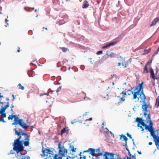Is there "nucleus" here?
<instances>
[{
    "instance_id": "nucleus-28",
    "label": "nucleus",
    "mask_w": 159,
    "mask_h": 159,
    "mask_svg": "<svg viewBox=\"0 0 159 159\" xmlns=\"http://www.w3.org/2000/svg\"><path fill=\"white\" fill-rule=\"evenodd\" d=\"M1 114V118H4L6 117V113H2Z\"/></svg>"
},
{
    "instance_id": "nucleus-3",
    "label": "nucleus",
    "mask_w": 159,
    "mask_h": 159,
    "mask_svg": "<svg viewBox=\"0 0 159 159\" xmlns=\"http://www.w3.org/2000/svg\"><path fill=\"white\" fill-rule=\"evenodd\" d=\"M143 82H142L141 83L139 84V87H136L135 88L134 91H137L136 92H133L132 94L133 95V99L137 98L138 100L139 101V97H137L138 95L139 96V98L142 100V102H144L145 100L146 99V97L143 93Z\"/></svg>"
},
{
    "instance_id": "nucleus-42",
    "label": "nucleus",
    "mask_w": 159,
    "mask_h": 159,
    "mask_svg": "<svg viewBox=\"0 0 159 159\" xmlns=\"http://www.w3.org/2000/svg\"><path fill=\"white\" fill-rule=\"evenodd\" d=\"M8 21V20L7 19H5V21L7 23V25H8V24L7 23Z\"/></svg>"
},
{
    "instance_id": "nucleus-44",
    "label": "nucleus",
    "mask_w": 159,
    "mask_h": 159,
    "mask_svg": "<svg viewBox=\"0 0 159 159\" xmlns=\"http://www.w3.org/2000/svg\"><path fill=\"white\" fill-rule=\"evenodd\" d=\"M152 142H149L148 143V144L150 145H151L152 144Z\"/></svg>"
},
{
    "instance_id": "nucleus-51",
    "label": "nucleus",
    "mask_w": 159,
    "mask_h": 159,
    "mask_svg": "<svg viewBox=\"0 0 159 159\" xmlns=\"http://www.w3.org/2000/svg\"><path fill=\"white\" fill-rule=\"evenodd\" d=\"M11 111H12V112H14L13 111V109H12V108H11Z\"/></svg>"
},
{
    "instance_id": "nucleus-27",
    "label": "nucleus",
    "mask_w": 159,
    "mask_h": 159,
    "mask_svg": "<svg viewBox=\"0 0 159 159\" xmlns=\"http://www.w3.org/2000/svg\"><path fill=\"white\" fill-rule=\"evenodd\" d=\"M123 96H122L121 97V96H118V97H120V101H124L125 100V99L123 97H124L125 96H124V94H123Z\"/></svg>"
},
{
    "instance_id": "nucleus-19",
    "label": "nucleus",
    "mask_w": 159,
    "mask_h": 159,
    "mask_svg": "<svg viewBox=\"0 0 159 159\" xmlns=\"http://www.w3.org/2000/svg\"><path fill=\"white\" fill-rule=\"evenodd\" d=\"M69 130V129H68V127H65L61 130V135H62L65 133H67L68 131Z\"/></svg>"
},
{
    "instance_id": "nucleus-5",
    "label": "nucleus",
    "mask_w": 159,
    "mask_h": 159,
    "mask_svg": "<svg viewBox=\"0 0 159 159\" xmlns=\"http://www.w3.org/2000/svg\"><path fill=\"white\" fill-rule=\"evenodd\" d=\"M148 130L150 132L151 135L153 137L157 149L159 150V137H157L155 134L154 130L152 125L150 126Z\"/></svg>"
},
{
    "instance_id": "nucleus-32",
    "label": "nucleus",
    "mask_w": 159,
    "mask_h": 159,
    "mask_svg": "<svg viewBox=\"0 0 159 159\" xmlns=\"http://www.w3.org/2000/svg\"><path fill=\"white\" fill-rule=\"evenodd\" d=\"M102 51H99L97 52V54L98 55H99L100 54H102Z\"/></svg>"
},
{
    "instance_id": "nucleus-49",
    "label": "nucleus",
    "mask_w": 159,
    "mask_h": 159,
    "mask_svg": "<svg viewBox=\"0 0 159 159\" xmlns=\"http://www.w3.org/2000/svg\"><path fill=\"white\" fill-rule=\"evenodd\" d=\"M1 93H0V98H2L3 97V96L1 95Z\"/></svg>"
},
{
    "instance_id": "nucleus-50",
    "label": "nucleus",
    "mask_w": 159,
    "mask_h": 159,
    "mask_svg": "<svg viewBox=\"0 0 159 159\" xmlns=\"http://www.w3.org/2000/svg\"><path fill=\"white\" fill-rule=\"evenodd\" d=\"M43 29H45L46 30H47L48 29L47 28H45L44 27H43Z\"/></svg>"
},
{
    "instance_id": "nucleus-24",
    "label": "nucleus",
    "mask_w": 159,
    "mask_h": 159,
    "mask_svg": "<svg viewBox=\"0 0 159 159\" xmlns=\"http://www.w3.org/2000/svg\"><path fill=\"white\" fill-rule=\"evenodd\" d=\"M107 55L108 57H113L115 56L114 53L113 52L107 53Z\"/></svg>"
},
{
    "instance_id": "nucleus-16",
    "label": "nucleus",
    "mask_w": 159,
    "mask_h": 159,
    "mask_svg": "<svg viewBox=\"0 0 159 159\" xmlns=\"http://www.w3.org/2000/svg\"><path fill=\"white\" fill-rule=\"evenodd\" d=\"M145 100H145L144 102H143V104L142 106V108L145 111H146L148 105L146 104Z\"/></svg>"
},
{
    "instance_id": "nucleus-9",
    "label": "nucleus",
    "mask_w": 159,
    "mask_h": 159,
    "mask_svg": "<svg viewBox=\"0 0 159 159\" xmlns=\"http://www.w3.org/2000/svg\"><path fill=\"white\" fill-rule=\"evenodd\" d=\"M133 91L131 90H129L127 91L124 92V91H122L120 93V95L124 94V96H129L130 95L132 94Z\"/></svg>"
},
{
    "instance_id": "nucleus-56",
    "label": "nucleus",
    "mask_w": 159,
    "mask_h": 159,
    "mask_svg": "<svg viewBox=\"0 0 159 159\" xmlns=\"http://www.w3.org/2000/svg\"><path fill=\"white\" fill-rule=\"evenodd\" d=\"M35 11V12H36V11H37V9H36L35 10V11Z\"/></svg>"
},
{
    "instance_id": "nucleus-30",
    "label": "nucleus",
    "mask_w": 159,
    "mask_h": 159,
    "mask_svg": "<svg viewBox=\"0 0 159 159\" xmlns=\"http://www.w3.org/2000/svg\"><path fill=\"white\" fill-rule=\"evenodd\" d=\"M18 85L19 86V88L20 89H21L22 90H23L24 89V87L21 85V84L20 83L18 84Z\"/></svg>"
},
{
    "instance_id": "nucleus-38",
    "label": "nucleus",
    "mask_w": 159,
    "mask_h": 159,
    "mask_svg": "<svg viewBox=\"0 0 159 159\" xmlns=\"http://www.w3.org/2000/svg\"><path fill=\"white\" fill-rule=\"evenodd\" d=\"M89 152V148L87 150L84 151L83 152V153H84V152Z\"/></svg>"
},
{
    "instance_id": "nucleus-57",
    "label": "nucleus",
    "mask_w": 159,
    "mask_h": 159,
    "mask_svg": "<svg viewBox=\"0 0 159 159\" xmlns=\"http://www.w3.org/2000/svg\"><path fill=\"white\" fill-rule=\"evenodd\" d=\"M6 100H9V99H7H7H6Z\"/></svg>"
},
{
    "instance_id": "nucleus-13",
    "label": "nucleus",
    "mask_w": 159,
    "mask_h": 159,
    "mask_svg": "<svg viewBox=\"0 0 159 159\" xmlns=\"http://www.w3.org/2000/svg\"><path fill=\"white\" fill-rule=\"evenodd\" d=\"M89 3L87 0H84L83 3L82 5V8H86L89 7Z\"/></svg>"
},
{
    "instance_id": "nucleus-54",
    "label": "nucleus",
    "mask_w": 159,
    "mask_h": 159,
    "mask_svg": "<svg viewBox=\"0 0 159 159\" xmlns=\"http://www.w3.org/2000/svg\"><path fill=\"white\" fill-rule=\"evenodd\" d=\"M144 130V129L143 128V129H142L141 130L142 131H143Z\"/></svg>"
},
{
    "instance_id": "nucleus-43",
    "label": "nucleus",
    "mask_w": 159,
    "mask_h": 159,
    "mask_svg": "<svg viewBox=\"0 0 159 159\" xmlns=\"http://www.w3.org/2000/svg\"><path fill=\"white\" fill-rule=\"evenodd\" d=\"M12 97H13V99H12V101H13L14 99H15V98L14 96V95L13 94H12Z\"/></svg>"
},
{
    "instance_id": "nucleus-18",
    "label": "nucleus",
    "mask_w": 159,
    "mask_h": 159,
    "mask_svg": "<svg viewBox=\"0 0 159 159\" xmlns=\"http://www.w3.org/2000/svg\"><path fill=\"white\" fill-rule=\"evenodd\" d=\"M89 152H90V153L93 156H94L95 155V149L92 148H89Z\"/></svg>"
},
{
    "instance_id": "nucleus-26",
    "label": "nucleus",
    "mask_w": 159,
    "mask_h": 159,
    "mask_svg": "<svg viewBox=\"0 0 159 159\" xmlns=\"http://www.w3.org/2000/svg\"><path fill=\"white\" fill-rule=\"evenodd\" d=\"M6 109L4 107H2V108L1 109L0 113H4L6 110Z\"/></svg>"
},
{
    "instance_id": "nucleus-12",
    "label": "nucleus",
    "mask_w": 159,
    "mask_h": 159,
    "mask_svg": "<svg viewBox=\"0 0 159 159\" xmlns=\"http://www.w3.org/2000/svg\"><path fill=\"white\" fill-rule=\"evenodd\" d=\"M159 20V17H157L155 18L152 21V23L150 25V26L151 27L153 25H155L157 23Z\"/></svg>"
},
{
    "instance_id": "nucleus-59",
    "label": "nucleus",
    "mask_w": 159,
    "mask_h": 159,
    "mask_svg": "<svg viewBox=\"0 0 159 159\" xmlns=\"http://www.w3.org/2000/svg\"><path fill=\"white\" fill-rule=\"evenodd\" d=\"M134 139H132V141H134Z\"/></svg>"
},
{
    "instance_id": "nucleus-47",
    "label": "nucleus",
    "mask_w": 159,
    "mask_h": 159,
    "mask_svg": "<svg viewBox=\"0 0 159 159\" xmlns=\"http://www.w3.org/2000/svg\"><path fill=\"white\" fill-rule=\"evenodd\" d=\"M120 65H121V63H120V62H119V63H118V66H120Z\"/></svg>"
},
{
    "instance_id": "nucleus-8",
    "label": "nucleus",
    "mask_w": 159,
    "mask_h": 159,
    "mask_svg": "<svg viewBox=\"0 0 159 159\" xmlns=\"http://www.w3.org/2000/svg\"><path fill=\"white\" fill-rule=\"evenodd\" d=\"M95 156L98 157H99L100 156H102L103 155V159H105L104 158V156L103 155L105 154V152L104 153V154H103V153L102 152H100V148H97L96 149H95Z\"/></svg>"
},
{
    "instance_id": "nucleus-2",
    "label": "nucleus",
    "mask_w": 159,
    "mask_h": 159,
    "mask_svg": "<svg viewBox=\"0 0 159 159\" xmlns=\"http://www.w3.org/2000/svg\"><path fill=\"white\" fill-rule=\"evenodd\" d=\"M123 146H125L126 148V150L128 152V155L129 157L126 156L125 157H124L123 158L120 157L119 155L113 153H110L108 152H105V154L103 155L104 158L105 159H136L135 157V154H134L133 155H131V154L127 145V143L125 145H123Z\"/></svg>"
},
{
    "instance_id": "nucleus-40",
    "label": "nucleus",
    "mask_w": 159,
    "mask_h": 159,
    "mask_svg": "<svg viewBox=\"0 0 159 159\" xmlns=\"http://www.w3.org/2000/svg\"><path fill=\"white\" fill-rule=\"evenodd\" d=\"M92 120V118H90L89 119H86V121H88V120Z\"/></svg>"
},
{
    "instance_id": "nucleus-14",
    "label": "nucleus",
    "mask_w": 159,
    "mask_h": 159,
    "mask_svg": "<svg viewBox=\"0 0 159 159\" xmlns=\"http://www.w3.org/2000/svg\"><path fill=\"white\" fill-rule=\"evenodd\" d=\"M150 76L153 79H157V78H156L155 76H154V71L153 69L151 68L150 70Z\"/></svg>"
},
{
    "instance_id": "nucleus-1",
    "label": "nucleus",
    "mask_w": 159,
    "mask_h": 159,
    "mask_svg": "<svg viewBox=\"0 0 159 159\" xmlns=\"http://www.w3.org/2000/svg\"><path fill=\"white\" fill-rule=\"evenodd\" d=\"M14 130H15V134L19 136V137L14 141L13 150L16 152L20 159H29V157L25 156L20 152L24 150L23 144L25 146H29L30 135L26 133L18 131L16 129Z\"/></svg>"
},
{
    "instance_id": "nucleus-52",
    "label": "nucleus",
    "mask_w": 159,
    "mask_h": 159,
    "mask_svg": "<svg viewBox=\"0 0 159 159\" xmlns=\"http://www.w3.org/2000/svg\"><path fill=\"white\" fill-rule=\"evenodd\" d=\"M75 91V93L76 94H78V92H76V91Z\"/></svg>"
},
{
    "instance_id": "nucleus-58",
    "label": "nucleus",
    "mask_w": 159,
    "mask_h": 159,
    "mask_svg": "<svg viewBox=\"0 0 159 159\" xmlns=\"http://www.w3.org/2000/svg\"><path fill=\"white\" fill-rule=\"evenodd\" d=\"M112 84H113V85H114V82H113V83H112Z\"/></svg>"
},
{
    "instance_id": "nucleus-6",
    "label": "nucleus",
    "mask_w": 159,
    "mask_h": 159,
    "mask_svg": "<svg viewBox=\"0 0 159 159\" xmlns=\"http://www.w3.org/2000/svg\"><path fill=\"white\" fill-rule=\"evenodd\" d=\"M136 122L138 123V126H139V125H141L142 126L145 127V129L148 130L150 127V126L148 125L144 122V120L141 118L137 117L136 118Z\"/></svg>"
},
{
    "instance_id": "nucleus-23",
    "label": "nucleus",
    "mask_w": 159,
    "mask_h": 159,
    "mask_svg": "<svg viewBox=\"0 0 159 159\" xmlns=\"http://www.w3.org/2000/svg\"><path fill=\"white\" fill-rule=\"evenodd\" d=\"M59 48L62 50L63 52H66L67 51H69V50L67 49L65 47H60Z\"/></svg>"
},
{
    "instance_id": "nucleus-17",
    "label": "nucleus",
    "mask_w": 159,
    "mask_h": 159,
    "mask_svg": "<svg viewBox=\"0 0 159 159\" xmlns=\"http://www.w3.org/2000/svg\"><path fill=\"white\" fill-rule=\"evenodd\" d=\"M116 43V42H112L106 44L103 47V48H105L107 47H109L113 45Z\"/></svg>"
},
{
    "instance_id": "nucleus-45",
    "label": "nucleus",
    "mask_w": 159,
    "mask_h": 159,
    "mask_svg": "<svg viewBox=\"0 0 159 159\" xmlns=\"http://www.w3.org/2000/svg\"><path fill=\"white\" fill-rule=\"evenodd\" d=\"M137 152L139 154H142L141 152L139 151H138Z\"/></svg>"
},
{
    "instance_id": "nucleus-11",
    "label": "nucleus",
    "mask_w": 159,
    "mask_h": 159,
    "mask_svg": "<svg viewBox=\"0 0 159 159\" xmlns=\"http://www.w3.org/2000/svg\"><path fill=\"white\" fill-rule=\"evenodd\" d=\"M19 125L23 129H27L29 127V125H27L25 122L22 121L20 122Z\"/></svg>"
},
{
    "instance_id": "nucleus-21",
    "label": "nucleus",
    "mask_w": 159,
    "mask_h": 159,
    "mask_svg": "<svg viewBox=\"0 0 159 159\" xmlns=\"http://www.w3.org/2000/svg\"><path fill=\"white\" fill-rule=\"evenodd\" d=\"M146 120L147 123H148L149 122H150V126L151 125L152 126V123L151 121V118L149 115H148V116L146 119Z\"/></svg>"
},
{
    "instance_id": "nucleus-55",
    "label": "nucleus",
    "mask_w": 159,
    "mask_h": 159,
    "mask_svg": "<svg viewBox=\"0 0 159 159\" xmlns=\"http://www.w3.org/2000/svg\"><path fill=\"white\" fill-rule=\"evenodd\" d=\"M44 94H41V96L43 95ZM44 94H46V93Z\"/></svg>"
},
{
    "instance_id": "nucleus-48",
    "label": "nucleus",
    "mask_w": 159,
    "mask_h": 159,
    "mask_svg": "<svg viewBox=\"0 0 159 159\" xmlns=\"http://www.w3.org/2000/svg\"><path fill=\"white\" fill-rule=\"evenodd\" d=\"M139 127L141 129H142L143 128V127H142V126H140V125H139Z\"/></svg>"
},
{
    "instance_id": "nucleus-29",
    "label": "nucleus",
    "mask_w": 159,
    "mask_h": 159,
    "mask_svg": "<svg viewBox=\"0 0 159 159\" xmlns=\"http://www.w3.org/2000/svg\"><path fill=\"white\" fill-rule=\"evenodd\" d=\"M151 49L149 48L148 50H145L144 51V53L145 54H147L149 53L151 51Z\"/></svg>"
},
{
    "instance_id": "nucleus-22",
    "label": "nucleus",
    "mask_w": 159,
    "mask_h": 159,
    "mask_svg": "<svg viewBox=\"0 0 159 159\" xmlns=\"http://www.w3.org/2000/svg\"><path fill=\"white\" fill-rule=\"evenodd\" d=\"M159 106V96H158L156 98L155 107L157 108H158Z\"/></svg>"
},
{
    "instance_id": "nucleus-25",
    "label": "nucleus",
    "mask_w": 159,
    "mask_h": 159,
    "mask_svg": "<svg viewBox=\"0 0 159 159\" xmlns=\"http://www.w3.org/2000/svg\"><path fill=\"white\" fill-rule=\"evenodd\" d=\"M16 116V115H14L13 114H12L11 115H10L8 117V120H12L13 119V118H14L15 117L14 116Z\"/></svg>"
},
{
    "instance_id": "nucleus-60",
    "label": "nucleus",
    "mask_w": 159,
    "mask_h": 159,
    "mask_svg": "<svg viewBox=\"0 0 159 159\" xmlns=\"http://www.w3.org/2000/svg\"><path fill=\"white\" fill-rule=\"evenodd\" d=\"M71 123H72V124H73V122H71Z\"/></svg>"
},
{
    "instance_id": "nucleus-46",
    "label": "nucleus",
    "mask_w": 159,
    "mask_h": 159,
    "mask_svg": "<svg viewBox=\"0 0 159 159\" xmlns=\"http://www.w3.org/2000/svg\"><path fill=\"white\" fill-rule=\"evenodd\" d=\"M11 108H13L14 107V106L13 105H11Z\"/></svg>"
},
{
    "instance_id": "nucleus-39",
    "label": "nucleus",
    "mask_w": 159,
    "mask_h": 159,
    "mask_svg": "<svg viewBox=\"0 0 159 159\" xmlns=\"http://www.w3.org/2000/svg\"><path fill=\"white\" fill-rule=\"evenodd\" d=\"M82 152H80V153L79 154V156H80V157H83V155H82Z\"/></svg>"
},
{
    "instance_id": "nucleus-15",
    "label": "nucleus",
    "mask_w": 159,
    "mask_h": 159,
    "mask_svg": "<svg viewBox=\"0 0 159 159\" xmlns=\"http://www.w3.org/2000/svg\"><path fill=\"white\" fill-rule=\"evenodd\" d=\"M122 138L123 139L122 141H125V144L126 145V143H127V141L128 140L127 138L125 135L122 134L120 135V140H121Z\"/></svg>"
},
{
    "instance_id": "nucleus-7",
    "label": "nucleus",
    "mask_w": 159,
    "mask_h": 159,
    "mask_svg": "<svg viewBox=\"0 0 159 159\" xmlns=\"http://www.w3.org/2000/svg\"><path fill=\"white\" fill-rule=\"evenodd\" d=\"M14 116L15 117H14V122L12 124L14 125H17L18 124L19 125L20 124V122H21L22 121V119H19V118L16 116Z\"/></svg>"
},
{
    "instance_id": "nucleus-4",
    "label": "nucleus",
    "mask_w": 159,
    "mask_h": 159,
    "mask_svg": "<svg viewBox=\"0 0 159 159\" xmlns=\"http://www.w3.org/2000/svg\"><path fill=\"white\" fill-rule=\"evenodd\" d=\"M42 153L41 154L42 157L47 156V159H55L60 156L59 154H56V151L54 150H51L49 149L45 148L42 150Z\"/></svg>"
},
{
    "instance_id": "nucleus-36",
    "label": "nucleus",
    "mask_w": 159,
    "mask_h": 159,
    "mask_svg": "<svg viewBox=\"0 0 159 159\" xmlns=\"http://www.w3.org/2000/svg\"><path fill=\"white\" fill-rule=\"evenodd\" d=\"M92 159H99V158H98V157L94 156H93Z\"/></svg>"
},
{
    "instance_id": "nucleus-37",
    "label": "nucleus",
    "mask_w": 159,
    "mask_h": 159,
    "mask_svg": "<svg viewBox=\"0 0 159 159\" xmlns=\"http://www.w3.org/2000/svg\"><path fill=\"white\" fill-rule=\"evenodd\" d=\"M127 136L128 137H129V138L130 139H132V137H131V135L130 134H129L128 133H127Z\"/></svg>"
},
{
    "instance_id": "nucleus-34",
    "label": "nucleus",
    "mask_w": 159,
    "mask_h": 159,
    "mask_svg": "<svg viewBox=\"0 0 159 159\" xmlns=\"http://www.w3.org/2000/svg\"><path fill=\"white\" fill-rule=\"evenodd\" d=\"M76 148H75L74 147H72V148L71 149V150L72 152H75Z\"/></svg>"
},
{
    "instance_id": "nucleus-35",
    "label": "nucleus",
    "mask_w": 159,
    "mask_h": 159,
    "mask_svg": "<svg viewBox=\"0 0 159 159\" xmlns=\"http://www.w3.org/2000/svg\"><path fill=\"white\" fill-rule=\"evenodd\" d=\"M4 118H0V121L2 122L3 123H5L6 121L4 120Z\"/></svg>"
},
{
    "instance_id": "nucleus-53",
    "label": "nucleus",
    "mask_w": 159,
    "mask_h": 159,
    "mask_svg": "<svg viewBox=\"0 0 159 159\" xmlns=\"http://www.w3.org/2000/svg\"><path fill=\"white\" fill-rule=\"evenodd\" d=\"M70 67H69L68 68V70H70Z\"/></svg>"
},
{
    "instance_id": "nucleus-41",
    "label": "nucleus",
    "mask_w": 159,
    "mask_h": 159,
    "mask_svg": "<svg viewBox=\"0 0 159 159\" xmlns=\"http://www.w3.org/2000/svg\"><path fill=\"white\" fill-rule=\"evenodd\" d=\"M17 52H20V47H18V49L17 50Z\"/></svg>"
},
{
    "instance_id": "nucleus-20",
    "label": "nucleus",
    "mask_w": 159,
    "mask_h": 159,
    "mask_svg": "<svg viewBox=\"0 0 159 159\" xmlns=\"http://www.w3.org/2000/svg\"><path fill=\"white\" fill-rule=\"evenodd\" d=\"M148 63L146 64L144 66V68H143V73H148V71L147 68V66L148 64Z\"/></svg>"
},
{
    "instance_id": "nucleus-10",
    "label": "nucleus",
    "mask_w": 159,
    "mask_h": 159,
    "mask_svg": "<svg viewBox=\"0 0 159 159\" xmlns=\"http://www.w3.org/2000/svg\"><path fill=\"white\" fill-rule=\"evenodd\" d=\"M86 157L87 156L86 155H83V157H80L79 159L76 156L75 157H70L69 156H68L66 157V159H86Z\"/></svg>"
},
{
    "instance_id": "nucleus-31",
    "label": "nucleus",
    "mask_w": 159,
    "mask_h": 159,
    "mask_svg": "<svg viewBox=\"0 0 159 159\" xmlns=\"http://www.w3.org/2000/svg\"><path fill=\"white\" fill-rule=\"evenodd\" d=\"M9 106V102H7V104L5 105L4 107V108H5V109H6Z\"/></svg>"
},
{
    "instance_id": "nucleus-33",
    "label": "nucleus",
    "mask_w": 159,
    "mask_h": 159,
    "mask_svg": "<svg viewBox=\"0 0 159 159\" xmlns=\"http://www.w3.org/2000/svg\"><path fill=\"white\" fill-rule=\"evenodd\" d=\"M61 86H60L59 88L57 89V90H56V91L57 92H59L61 89Z\"/></svg>"
}]
</instances>
